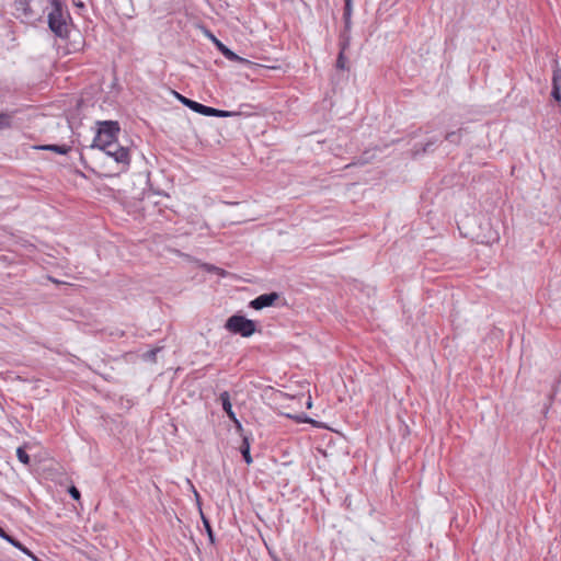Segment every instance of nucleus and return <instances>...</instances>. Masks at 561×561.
<instances>
[{
  "mask_svg": "<svg viewBox=\"0 0 561 561\" xmlns=\"http://www.w3.org/2000/svg\"><path fill=\"white\" fill-rule=\"evenodd\" d=\"M68 492L73 500L78 501L80 499V491L75 485H71Z\"/></svg>",
  "mask_w": 561,
  "mask_h": 561,
  "instance_id": "23",
  "label": "nucleus"
},
{
  "mask_svg": "<svg viewBox=\"0 0 561 561\" xmlns=\"http://www.w3.org/2000/svg\"><path fill=\"white\" fill-rule=\"evenodd\" d=\"M160 350H161L160 347L151 348V350H149L148 352H146L144 354V357L146 359H148V360L154 362L156 360V356L160 352Z\"/></svg>",
  "mask_w": 561,
  "mask_h": 561,
  "instance_id": "21",
  "label": "nucleus"
},
{
  "mask_svg": "<svg viewBox=\"0 0 561 561\" xmlns=\"http://www.w3.org/2000/svg\"><path fill=\"white\" fill-rule=\"evenodd\" d=\"M237 112H230V111H224V110H215V116L214 117H232L238 115Z\"/></svg>",
  "mask_w": 561,
  "mask_h": 561,
  "instance_id": "20",
  "label": "nucleus"
},
{
  "mask_svg": "<svg viewBox=\"0 0 561 561\" xmlns=\"http://www.w3.org/2000/svg\"><path fill=\"white\" fill-rule=\"evenodd\" d=\"M101 150L104 151L107 156L112 157L124 168H127L130 163V154L128 148L121 146L117 141L114 142V146L111 149Z\"/></svg>",
  "mask_w": 561,
  "mask_h": 561,
  "instance_id": "5",
  "label": "nucleus"
},
{
  "mask_svg": "<svg viewBox=\"0 0 561 561\" xmlns=\"http://www.w3.org/2000/svg\"><path fill=\"white\" fill-rule=\"evenodd\" d=\"M374 153L370 150H366L354 164H366L374 159Z\"/></svg>",
  "mask_w": 561,
  "mask_h": 561,
  "instance_id": "18",
  "label": "nucleus"
},
{
  "mask_svg": "<svg viewBox=\"0 0 561 561\" xmlns=\"http://www.w3.org/2000/svg\"><path fill=\"white\" fill-rule=\"evenodd\" d=\"M460 133H461V129L459 131L448 133L445 138L449 142L457 144L459 141V139H460Z\"/></svg>",
  "mask_w": 561,
  "mask_h": 561,
  "instance_id": "22",
  "label": "nucleus"
},
{
  "mask_svg": "<svg viewBox=\"0 0 561 561\" xmlns=\"http://www.w3.org/2000/svg\"><path fill=\"white\" fill-rule=\"evenodd\" d=\"M215 107H210L201 103L197 113L204 116H215Z\"/></svg>",
  "mask_w": 561,
  "mask_h": 561,
  "instance_id": "19",
  "label": "nucleus"
},
{
  "mask_svg": "<svg viewBox=\"0 0 561 561\" xmlns=\"http://www.w3.org/2000/svg\"><path fill=\"white\" fill-rule=\"evenodd\" d=\"M48 2L50 4L47 13L49 30L56 37L61 39L68 38L73 22L65 0H48Z\"/></svg>",
  "mask_w": 561,
  "mask_h": 561,
  "instance_id": "1",
  "label": "nucleus"
},
{
  "mask_svg": "<svg viewBox=\"0 0 561 561\" xmlns=\"http://www.w3.org/2000/svg\"><path fill=\"white\" fill-rule=\"evenodd\" d=\"M219 400L221 402L222 410L226 412L229 420L232 422H237V415H236L234 411L232 410V404H231L229 392L228 391L221 392L219 396Z\"/></svg>",
  "mask_w": 561,
  "mask_h": 561,
  "instance_id": "8",
  "label": "nucleus"
},
{
  "mask_svg": "<svg viewBox=\"0 0 561 561\" xmlns=\"http://www.w3.org/2000/svg\"><path fill=\"white\" fill-rule=\"evenodd\" d=\"M175 98L186 107H188L190 110L194 111L195 113H197V110L199 108V104L198 102L194 101V100H191L180 93H178L176 91H173Z\"/></svg>",
  "mask_w": 561,
  "mask_h": 561,
  "instance_id": "14",
  "label": "nucleus"
},
{
  "mask_svg": "<svg viewBox=\"0 0 561 561\" xmlns=\"http://www.w3.org/2000/svg\"><path fill=\"white\" fill-rule=\"evenodd\" d=\"M16 457L24 465H30L31 462V458L24 447H19L16 449Z\"/></svg>",
  "mask_w": 561,
  "mask_h": 561,
  "instance_id": "17",
  "label": "nucleus"
},
{
  "mask_svg": "<svg viewBox=\"0 0 561 561\" xmlns=\"http://www.w3.org/2000/svg\"><path fill=\"white\" fill-rule=\"evenodd\" d=\"M201 516H202V520H203V525H204V528L208 535V538H209V541L211 543L215 542V536H214V531H213V528H211V525H210V522L209 519L203 514V512H201Z\"/></svg>",
  "mask_w": 561,
  "mask_h": 561,
  "instance_id": "16",
  "label": "nucleus"
},
{
  "mask_svg": "<svg viewBox=\"0 0 561 561\" xmlns=\"http://www.w3.org/2000/svg\"><path fill=\"white\" fill-rule=\"evenodd\" d=\"M276 561H280V560H276Z\"/></svg>",
  "mask_w": 561,
  "mask_h": 561,
  "instance_id": "27",
  "label": "nucleus"
},
{
  "mask_svg": "<svg viewBox=\"0 0 561 561\" xmlns=\"http://www.w3.org/2000/svg\"><path fill=\"white\" fill-rule=\"evenodd\" d=\"M4 539L7 541H9L12 546H14L15 548L20 549L21 551H23L24 553L30 556L32 559L37 560L36 557L24 545H22L19 540L13 538L12 536L7 535V538H4Z\"/></svg>",
  "mask_w": 561,
  "mask_h": 561,
  "instance_id": "15",
  "label": "nucleus"
},
{
  "mask_svg": "<svg viewBox=\"0 0 561 561\" xmlns=\"http://www.w3.org/2000/svg\"><path fill=\"white\" fill-rule=\"evenodd\" d=\"M13 5L15 11L19 12L18 16H24L27 19L33 16L31 0H14Z\"/></svg>",
  "mask_w": 561,
  "mask_h": 561,
  "instance_id": "9",
  "label": "nucleus"
},
{
  "mask_svg": "<svg viewBox=\"0 0 561 561\" xmlns=\"http://www.w3.org/2000/svg\"><path fill=\"white\" fill-rule=\"evenodd\" d=\"M75 5L77 7H83V3L81 1L73 0Z\"/></svg>",
  "mask_w": 561,
  "mask_h": 561,
  "instance_id": "26",
  "label": "nucleus"
},
{
  "mask_svg": "<svg viewBox=\"0 0 561 561\" xmlns=\"http://www.w3.org/2000/svg\"><path fill=\"white\" fill-rule=\"evenodd\" d=\"M234 425H236V428L239 431V432H242L243 431V427H242V424L241 422L237 419V422H233Z\"/></svg>",
  "mask_w": 561,
  "mask_h": 561,
  "instance_id": "24",
  "label": "nucleus"
},
{
  "mask_svg": "<svg viewBox=\"0 0 561 561\" xmlns=\"http://www.w3.org/2000/svg\"><path fill=\"white\" fill-rule=\"evenodd\" d=\"M209 38L213 41L217 49L230 61H236L240 64H249L250 61L238 56L230 48H228L222 42H220L217 37L209 33Z\"/></svg>",
  "mask_w": 561,
  "mask_h": 561,
  "instance_id": "7",
  "label": "nucleus"
},
{
  "mask_svg": "<svg viewBox=\"0 0 561 561\" xmlns=\"http://www.w3.org/2000/svg\"><path fill=\"white\" fill-rule=\"evenodd\" d=\"M36 149L54 151L58 154H67L71 150V147L67 145H42L37 146Z\"/></svg>",
  "mask_w": 561,
  "mask_h": 561,
  "instance_id": "11",
  "label": "nucleus"
},
{
  "mask_svg": "<svg viewBox=\"0 0 561 561\" xmlns=\"http://www.w3.org/2000/svg\"><path fill=\"white\" fill-rule=\"evenodd\" d=\"M278 299H279V294L276 291L262 294V295L257 296L255 299L250 301V307L255 310H261L263 308L273 306Z\"/></svg>",
  "mask_w": 561,
  "mask_h": 561,
  "instance_id": "6",
  "label": "nucleus"
},
{
  "mask_svg": "<svg viewBox=\"0 0 561 561\" xmlns=\"http://www.w3.org/2000/svg\"><path fill=\"white\" fill-rule=\"evenodd\" d=\"M7 535H8L7 531L0 527V537L4 539V538H7Z\"/></svg>",
  "mask_w": 561,
  "mask_h": 561,
  "instance_id": "25",
  "label": "nucleus"
},
{
  "mask_svg": "<svg viewBox=\"0 0 561 561\" xmlns=\"http://www.w3.org/2000/svg\"><path fill=\"white\" fill-rule=\"evenodd\" d=\"M15 112H0V130L12 128Z\"/></svg>",
  "mask_w": 561,
  "mask_h": 561,
  "instance_id": "13",
  "label": "nucleus"
},
{
  "mask_svg": "<svg viewBox=\"0 0 561 561\" xmlns=\"http://www.w3.org/2000/svg\"><path fill=\"white\" fill-rule=\"evenodd\" d=\"M224 328L232 334L250 337L256 332V322L237 313L227 319Z\"/></svg>",
  "mask_w": 561,
  "mask_h": 561,
  "instance_id": "4",
  "label": "nucleus"
},
{
  "mask_svg": "<svg viewBox=\"0 0 561 561\" xmlns=\"http://www.w3.org/2000/svg\"><path fill=\"white\" fill-rule=\"evenodd\" d=\"M551 95L556 101L561 102V68L553 71Z\"/></svg>",
  "mask_w": 561,
  "mask_h": 561,
  "instance_id": "10",
  "label": "nucleus"
},
{
  "mask_svg": "<svg viewBox=\"0 0 561 561\" xmlns=\"http://www.w3.org/2000/svg\"><path fill=\"white\" fill-rule=\"evenodd\" d=\"M352 13H353V1L344 0V10H343V21H344V30L340 34V53L336 58L335 67L339 70L346 69V57L345 50L348 48L351 44V27H352Z\"/></svg>",
  "mask_w": 561,
  "mask_h": 561,
  "instance_id": "2",
  "label": "nucleus"
},
{
  "mask_svg": "<svg viewBox=\"0 0 561 561\" xmlns=\"http://www.w3.org/2000/svg\"><path fill=\"white\" fill-rule=\"evenodd\" d=\"M239 449L245 463L251 465L253 459L250 453V439L248 436H243L242 444Z\"/></svg>",
  "mask_w": 561,
  "mask_h": 561,
  "instance_id": "12",
  "label": "nucleus"
},
{
  "mask_svg": "<svg viewBox=\"0 0 561 561\" xmlns=\"http://www.w3.org/2000/svg\"><path fill=\"white\" fill-rule=\"evenodd\" d=\"M99 129L93 139L92 148L111 149L117 141V135L121 130L116 121L99 122Z\"/></svg>",
  "mask_w": 561,
  "mask_h": 561,
  "instance_id": "3",
  "label": "nucleus"
}]
</instances>
